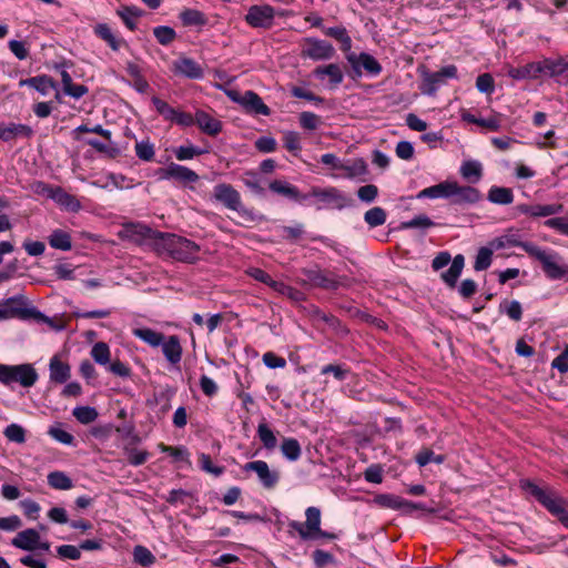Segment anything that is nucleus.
Segmentation results:
<instances>
[{
    "label": "nucleus",
    "mask_w": 568,
    "mask_h": 568,
    "mask_svg": "<svg viewBox=\"0 0 568 568\" xmlns=\"http://www.w3.org/2000/svg\"><path fill=\"white\" fill-rule=\"evenodd\" d=\"M506 242L510 246L523 248L531 258L538 261L548 280L568 282V264L564 262V257L558 252L544 250L532 242L518 241L507 236Z\"/></svg>",
    "instance_id": "nucleus-1"
},
{
    "label": "nucleus",
    "mask_w": 568,
    "mask_h": 568,
    "mask_svg": "<svg viewBox=\"0 0 568 568\" xmlns=\"http://www.w3.org/2000/svg\"><path fill=\"white\" fill-rule=\"evenodd\" d=\"M519 487L568 528V511L565 507L567 501L556 490L549 486L540 487L528 478L520 479Z\"/></svg>",
    "instance_id": "nucleus-2"
},
{
    "label": "nucleus",
    "mask_w": 568,
    "mask_h": 568,
    "mask_svg": "<svg viewBox=\"0 0 568 568\" xmlns=\"http://www.w3.org/2000/svg\"><path fill=\"white\" fill-rule=\"evenodd\" d=\"M155 251L180 262L194 263L199 258L200 246L186 237L162 232L158 236Z\"/></svg>",
    "instance_id": "nucleus-3"
},
{
    "label": "nucleus",
    "mask_w": 568,
    "mask_h": 568,
    "mask_svg": "<svg viewBox=\"0 0 568 568\" xmlns=\"http://www.w3.org/2000/svg\"><path fill=\"white\" fill-rule=\"evenodd\" d=\"M302 274L305 276L301 281L302 285H311L328 291H336L339 287H348L349 278L346 276H337L328 270H322L318 266L312 268H302Z\"/></svg>",
    "instance_id": "nucleus-4"
},
{
    "label": "nucleus",
    "mask_w": 568,
    "mask_h": 568,
    "mask_svg": "<svg viewBox=\"0 0 568 568\" xmlns=\"http://www.w3.org/2000/svg\"><path fill=\"white\" fill-rule=\"evenodd\" d=\"M39 378L36 368L31 364L7 365L0 364V383L10 385L19 383L22 387H32Z\"/></svg>",
    "instance_id": "nucleus-5"
},
{
    "label": "nucleus",
    "mask_w": 568,
    "mask_h": 568,
    "mask_svg": "<svg viewBox=\"0 0 568 568\" xmlns=\"http://www.w3.org/2000/svg\"><path fill=\"white\" fill-rule=\"evenodd\" d=\"M161 234L162 232L152 230L145 224L131 222L123 225L119 237L136 245H150L155 251L158 236Z\"/></svg>",
    "instance_id": "nucleus-6"
},
{
    "label": "nucleus",
    "mask_w": 568,
    "mask_h": 568,
    "mask_svg": "<svg viewBox=\"0 0 568 568\" xmlns=\"http://www.w3.org/2000/svg\"><path fill=\"white\" fill-rule=\"evenodd\" d=\"M306 520L305 523L290 520L287 524L288 535L294 537L295 534L300 536L302 540H314V535L320 531L321 528V509L314 506L306 508L305 510Z\"/></svg>",
    "instance_id": "nucleus-7"
},
{
    "label": "nucleus",
    "mask_w": 568,
    "mask_h": 568,
    "mask_svg": "<svg viewBox=\"0 0 568 568\" xmlns=\"http://www.w3.org/2000/svg\"><path fill=\"white\" fill-rule=\"evenodd\" d=\"M346 59L351 65L349 75L354 80L363 75V70L372 77H376L383 71L382 64L367 52H361L358 54L352 52L346 55Z\"/></svg>",
    "instance_id": "nucleus-8"
},
{
    "label": "nucleus",
    "mask_w": 568,
    "mask_h": 568,
    "mask_svg": "<svg viewBox=\"0 0 568 568\" xmlns=\"http://www.w3.org/2000/svg\"><path fill=\"white\" fill-rule=\"evenodd\" d=\"M213 197L225 207L236 211L253 220L252 213L242 205L240 193L231 184H216L213 190Z\"/></svg>",
    "instance_id": "nucleus-9"
},
{
    "label": "nucleus",
    "mask_w": 568,
    "mask_h": 568,
    "mask_svg": "<svg viewBox=\"0 0 568 568\" xmlns=\"http://www.w3.org/2000/svg\"><path fill=\"white\" fill-rule=\"evenodd\" d=\"M457 68L455 65H446L436 72H423V81L420 91L426 95H434L440 85L446 83L447 79L457 78Z\"/></svg>",
    "instance_id": "nucleus-10"
},
{
    "label": "nucleus",
    "mask_w": 568,
    "mask_h": 568,
    "mask_svg": "<svg viewBox=\"0 0 568 568\" xmlns=\"http://www.w3.org/2000/svg\"><path fill=\"white\" fill-rule=\"evenodd\" d=\"M301 55L314 61L329 60L335 55V49L325 40L307 38L301 51Z\"/></svg>",
    "instance_id": "nucleus-11"
},
{
    "label": "nucleus",
    "mask_w": 568,
    "mask_h": 568,
    "mask_svg": "<svg viewBox=\"0 0 568 568\" xmlns=\"http://www.w3.org/2000/svg\"><path fill=\"white\" fill-rule=\"evenodd\" d=\"M274 8L271 6H252L246 16L245 21L253 28L268 29L274 22Z\"/></svg>",
    "instance_id": "nucleus-12"
},
{
    "label": "nucleus",
    "mask_w": 568,
    "mask_h": 568,
    "mask_svg": "<svg viewBox=\"0 0 568 568\" xmlns=\"http://www.w3.org/2000/svg\"><path fill=\"white\" fill-rule=\"evenodd\" d=\"M156 173L161 180L173 179L183 183H195L200 179L193 170L173 162L166 168H160Z\"/></svg>",
    "instance_id": "nucleus-13"
},
{
    "label": "nucleus",
    "mask_w": 568,
    "mask_h": 568,
    "mask_svg": "<svg viewBox=\"0 0 568 568\" xmlns=\"http://www.w3.org/2000/svg\"><path fill=\"white\" fill-rule=\"evenodd\" d=\"M3 308H7V310H20V313L19 314H12V317H18V318H21V320H30V318H33V320H37L38 322H45L47 321V316L44 314H42L40 311H38L36 307H27L26 306V300L23 297V295H19V296H12V297H9L7 298L3 304H2Z\"/></svg>",
    "instance_id": "nucleus-14"
},
{
    "label": "nucleus",
    "mask_w": 568,
    "mask_h": 568,
    "mask_svg": "<svg viewBox=\"0 0 568 568\" xmlns=\"http://www.w3.org/2000/svg\"><path fill=\"white\" fill-rule=\"evenodd\" d=\"M462 194V186L457 182L444 181L422 190L416 199H448Z\"/></svg>",
    "instance_id": "nucleus-15"
},
{
    "label": "nucleus",
    "mask_w": 568,
    "mask_h": 568,
    "mask_svg": "<svg viewBox=\"0 0 568 568\" xmlns=\"http://www.w3.org/2000/svg\"><path fill=\"white\" fill-rule=\"evenodd\" d=\"M244 470L255 471L262 485L271 489L276 486L280 480V474L276 470H271L267 463L264 460L250 462L244 465Z\"/></svg>",
    "instance_id": "nucleus-16"
},
{
    "label": "nucleus",
    "mask_w": 568,
    "mask_h": 568,
    "mask_svg": "<svg viewBox=\"0 0 568 568\" xmlns=\"http://www.w3.org/2000/svg\"><path fill=\"white\" fill-rule=\"evenodd\" d=\"M375 501L385 508L390 509H404L407 513H412L416 509H424V506L422 504H417L414 501H409L406 499H403L402 497L390 495V494H381L375 497Z\"/></svg>",
    "instance_id": "nucleus-17"
},
{
    "label": "nucleus",
    "mask_w": 568,
    "mask_h": 568,
    "mask_svg": "<svg viewBox=\"0 0 568 568\" xmlns=\"http://www.w3.org/2000/svg\"><path fill=\"white\" fill-rule=\"evenodd\" d=\"M537 64L538 75L545 74L550 78H555L562 75L566 71H568V60L562 57L556 60L547 58L537 62Z\"/></svg>",
    "instance_id": "nucleus-18"
},
{
    "label": "nucleus",
    "mask_w": 568,
    "mask_h": 568,
    "mask_svg": "<svg viewBox=\"0 0 568 568\" xmlns=\"http://www.w3.org/2000/svg\"><path fill=\"white\" fill-rule=\"evenodd\" d=\"M39 540V532L33 528H28L19 531L11 540V545L18 549L34 551L38 549Z\"/></svg>",
    "instance_id": "nucleus-19"
},
{
    "label": "nucleus",
    "mask_w": 568,
    "mask_h": 568,
    "mask_svg": "<svg viewBox=\"0 0 568 568\" xmlns=\"http://www.w3.org/2000/svg\"><path fill=\"white\" fill-rule=\"evenodd\" d=\"M173 71L189 79H202L204 75L202 67L191 58H181L174 61Z\"/></svg>",
    "instance_id": "nucleus-20"
},
{
    "label": "nucleus",
    "mask_w": 568,
    "mask_h": 568,
    "mask_svg": "<svg viewBox=\"0 0 568 568\" xmlns=\"http://www.w3.org/2000/svg\"><path fill=\"white\" fill-rule=\"evenodd\" d=\"M517 210L532 217L550 216L562 211V204H520Z\"/></svg>",
    "instance_id": "nucleus-21"
},
{
    "label": "nucleus",
    "mask_w": 568,
    "mask_h": 568,
    "mask_svg": "<svg viewBox=\"0 0 568 568\" xmlns=\"http://www.w3.org/2000/svg\"><path fill=\"white\" fill-rule=\"evenodd\" d=\"M268 189L276 194L296 202H303L308 197V195L302 194L295 185L281 180L272 181L268 184Z\"/></svg>",
    "instance_id": "nucleus-22"
},
{
    "label": "nucleus",
    "mask_w": 568,
    "mask_h": 568,
    "mask_svg": "<svg viewBox=\"0 0 568 568\" xmlns=\"http://www.w3.org/2000/svg\"><path fill=\"white\" fill-rule=\"evenodd\" d=\"M195 124L202 132L211 136H215L222 131V122L202 110L195 112Z\"/></svg>",
    "instance_id": "nucleus-23"
},
{
    "label": "nucleus",
    "mask_w": 568,
    "mask_h": 568,
    "mask_svg": "<svg viewBox=\"0 0 568 568\" xmlns=\"http://www.w3.org/2000/svg\"><path fill=\"white\" fill-rule=\"evenodd\" d=\"M313 75L316 79L323 80L324 77H328L329 84L332 88L337 87L343 82L344 74L341 67L336 63H329L326 65H318L313 70Z\"/></svg>",
    "instance_id": "nucleus-24"
},
{
    "label": "nucleus",
    "mask_w": 568,
    "mask_h": 568,
    "mask_svg": "<svg viewBox=\"0 0 568 568\" xmlns=\"http://www.w3.org/2000/svg\"><path fill=\"white\" fill-rule=\"evenodd\" d=\"M242 106L248 113L270 115L271 109L263 102L262 98L254 91H246L243 94Z\"/></svg>",
    "instance_id": "nucleus-25"
},
{
    "label": "nucleus",
    "mask_w": 568,
    "mask_h": 568,
    "mask_svg": "<svg viewBox=\"0 0 568 568\" xmlns=\"http://www.w3.org/2000/svg\"><path fill=\"white\" fill-rule=\"evenodd\" d=\"M50 379L58 384L65 383L71 376V367L54 355L49 364Z\"/></svg>",
    "instance_id": "nucleus-26"
},
{
    "label": "nucleus",
    "mask_w": 568,
    "mask_h": 568,
    "mask_svg": "<svg viewBox=\"0 0 568 568\" xmlns=\"http://www.w3.org/2000/svg\"><path fill=\"white\" fill-rule=\"evenodd\" d=\"M93 32L99 39L106 42L113 51H119L121 45L126 43L124 39L115 37L108 23L95 24Z\"/></svg>",
    "instance_id": "nucleus-27"
},
{
    "label": "nucleus",
    "mask_w": 568,
    "mask_h": 568,
    "mask_svg": "<svg viewBox=\"0 0 568 568\" xmlns=\"http://www.w3.org/2000/svg\"><path fill=\"white\" fill-rule=\"evenodd\" d=\"M42 185H43V190L49 191V195L53 200H55L59 204H61L62 206L69 209L70 211H73V212H75L80 209V202L77 200L75 196L67 193L59 186L53 189L51 186H47L45 184H42Z\"/></svg>",
    "instance_id": "nucleus-28"
},
{
    "label": "nucleus",
    "mask_w": 568,
    "mask_h": 568,
    "mask_svg": "<svg viewBox=\"0 0 568 568\" xmlns=\"http://www.w3.org/2000/svg\"><path fill=\"white\" fill-rule=\"evenodd\" d=\"M162 352L165 356V358L171 364H178L180 363L182 358V346L180 343V339L176 335H172L169 337L166 342H162Z\"/></svg>",
    "instance_id": "nucleus-29"
},
{
    "label": "nucleus",
    "mask_w": 568,
    "mask_h": 568,
    "mask_svg": "<svg viewBox=\"0 0 568 568\" xmlns=\"http://www.w3.org/2000/svg\"><path fill=\"white\" fill-rule=\"evenodd\" d=\"M489 202L498 205H508L514 202V192L510 187L493 185L487 194Z\"/></svg>",
    "instance_id": "nucleus-30"
},
{
    "label": "nucleus",
    "mask_w": 568,
    "mask_h": 568,
    "mask_svg": "<svg viewBox=\"0 0 568 568\" xmlns=\"http://www.w3.org/2000/svg\"><path fill=\"white\" fill-rule=\"evenodd\" d=\"M310 195L314 196L323 202H327V203L334 202V203H337L339 207L343 206V204L341 202L344 201V196L335 187L321 189L318 186H313Z\"/></svg>",
    "instance_id": "nucleus-31"
},
{
    "label": "nucleus",
    "mask_w": 568,
    "mask_h": 568,
    "mask_svg": "<svg viewBox=\"0 0 568 568\" xmlns=\"http://www.w3.org/2000/svg\"><path fill=\"white\" fill-rule=\"evenodd\" d=\"M48 242L51 247L57 250L70 251L72 248L71 235L61 229L52 231L48 237Z\"/></svg>",
    "instance_id": "nucleus-32"
},
{
    "label": "nucleus",
    "mask_w": 568,
    "mask_h": 568,
    "mask_svg": "<svg viewBox=\"0 0 568 568\" xmlns=\"http://www.w3.org/2000/svg\"><path fill=\"white\" fill-rule=\"evenodd\" d=\"M143 11L135 6H124L116 10V14L122 19L125 27L134 31L136 29L135 19L142 16Z\"/></svg>",
    "instance_id": "nucleus-33"
},
{
    "label": "nucleus",
    "mask_w": 568,
    "mask_h": 568,
    "mask_svg": "<svg viewBox=\"0 0 568 568\" xmlns=\"http://www.w3.org/2000/svg\"><path fill=\"white\" fill-rule=\"evenodd\" d=\"M322 31L325 36L331 37L342 43V50L347 51L352 47V39L347 33L345 27H331V28H322Z\"/></svg>",
    "instance_id": "nucleus-34"
},
{
    "label": "nucleus",
    "mask_w": 568,
    "mask_h": 568,
    "mask_svg": "<svg viewBox=\"0 0 568 568\" xmlns=\"http://www.w3.org/2000/svg\"><path fill=\"white\" fill-rule=\"evenodd\" d=\"M537 68V62H530L523 67L511 68L508 75L514 80L537 79L539 77Z\"/></svg>",
    "instance_id": "nucleus-35"
},
{
    "label": "nucleus",
    "mask_w": 568,
    "mask_h": 568,
    "mask_svg": "<svg viewBox=\"0 0 568 568\" xmlns=\"http://www.w3.org/2000/svg\"><path fill=\"white\" fill-rule=\"evenodd\" d=\"M133 335L149 344L150 346L156 347L164 341V335L152 328H135Z\"/></svg>",
    "instance_id": "nucleus-36"
},
{
    "label": "nucleus",
    "mask_w": 568,
    "mask_h": 568,
    "mask_svg": "<svg viewBox=\"0 0 568 568\" xmlns=\"http://www.w3.org/2000/svg\"><path fill=\"white\" fill-rule=\"evenodd\" d=\"M281 452L283 456L290 462L297 460L302 455L301 445L295 438H283L281 444Z\"/></svg>",
    "instance_id": "nucleus-37"
},
{
    "label": "nucleus",
    "mask_w": 568,
    "mask_h": 568,
    "mask_svg": "<svg viewBox=\"0 0 568 568\" xmlns=\"http://www.w3.org/2000/svg\"><path fill=\"white\" fill-rule=\"evenodd\" d=\"M483 178V165L475 160L464 161V180L468 183H477Z\"/></svg>",
    "instance_id": "nucleus-38"
},
{
    "label": "nucleus",
    "mask_w": 568,
    "mask_h": 568,
    "mask_svg": "<svg viewBox=\"0 0 568 568\" xmlns=\"http://www.w3.org/2000/svg\"><path fill=\"white\" fill-rule=\"evenodd\" d=\"M464 121L473 124H477L481 128H485L491 132H497L500 129V121L496 116H489L486 119L476 118L474 114L464 112Z\"/></svg>",
    "instance_id": "nucleus-39"
},
{
    "label": "nucleus",
    "mask_w": 568,
    "mask_h": 568,
    "mask_svg": "<svg viewBox=\"0 0 568 568\" xmlns=\"http://www.w3.org/2000/svg\"><path fill=\"white\" fill-rule=\"evenodd\" d=\"M462 273V254H457L453 261L450 267L442 273L443 281L450 287H454Z\"/></svg>",
    "instance_id": "nucleus-40"
},
{
    "label": "nucleus",
    "mask_w": 568,
    "mask_h": 568,
    "mask_svg": "<svg viewBox=\"0 0 568 568\" xmlns=\"http://www.w3.org/2000/svg\"><path fill=\"white\" fill-rule=\"evenodd\" d=\"M48 484L54 489L68 490L73 487L72 479L63 471L55 470L48 475Z\"/></svg>",
    "instance_id": "nucleus-41"
},
{
    "label": "nucleus",
    "mask_w": 568,
    "mask_h": 568,
    "mask_svg": "<svg viewBox=\"0 0 568 568\" xmlns=\"http://www.w3.org/2000/svg\"><path fill=\"white\" fill-rule=\"evenodd\" d=\"M499 313L506 314L515 322H519L523 318V307L518 301L504 300L499 304Z\"/></svg>",
    "instance_id": "nucleus-42"
},
{
    "label": "nucleus",
    "mask_w": 568,
    "mask_h": 568,
    "mask_svg": "<svg viewBox=\"0 0 568 568\" xmlns=\"http://www.w3.org/2000/svg\"><path fill=\"white\" fill-rule=\"evenodd\" d=\"M183 26H204L207 22L205 14L196 9H185L180 13Z\"/></svg>",
    "instance_id": "nucleus-43"
},
{
    "label": "nucleus",
    "mask_w": 568,
    "mask_h": 568,
    "mask_svg": "<svg viewBox=\"0 0 568 568\" xmlns=\"http://www.w3.org/2000/svg\"><path fill=\"white\" fill-rule=\"evenodd\" d=\"M257 436L266 449L272 450L276 447V436L265 422L258 424Z\"/></svg>",
    "instance_id": "nucleus-44"
},
{
    "label": "nucleus",
    "mask_w": 568,
    "mask_h": 568,
    "mask_svg": "<svg viewBox=\"0 0 568 568\" xmlns=\"http://www.w3.org/2000/svg\"><path fill=\"white\" fill-rule=\"evenodd\" d=\"M72 414L79 423L84 425L93 423L99 416L98 410L91 406H78Z\"/></svg>",
    "instance_id": "nucleus-45"
},
{
    "label": "nucleus",
    "mask_w": 568,
    "mask_h": 568,
    "mask_svg": "<svg viewBox=\"0 0 568 568\" xmlns=\"http://www.w3.org/2000/svg\"><path fill=\"white\" fill-rule=\"evenodd\" d=\"M386 212L381 206H374L365 212L364 214V221L371 226V227H377L379 225H383L386 222Z\"/></svg>",
    "instance_id": "nucleus-46"
},
{
    "label": "nucleus",
    "mask_w": 568,
    "mask_h": 568,
    "mask_svg": "<svg viewBox=\"0 0 568 568\" xmlns=\"http://www.w3.org/2000/svg\"><path fill=\"white\" fill-rule=\"evenodd\" d=\"M136 156L145 162H151L155 155L154 144L149 139L138 141L134 146Z\"/></svg>",
    "instance_id": "nucleus-47"
},
{
    "label": "nucleus",
    "mask_w": 568,
    "mask_h": 568,
    "mask_svg": "<svg viewBox=\"0 0 568 568\" xmlns=\"http://www.w3.org/2000/svg\"><path fill=\"white\" fill-rule=\"evenodd\" d=\"M153 34L158 42L162 45H169L176 38V32L173 28L168 26H159L153 29Z\"/></svg>",
    "instance_id": "nucleus-48"
},
{
    "label": "nucleus",
    "mask_w": 568,
    "mask_h": 568,
    "mask_svg": "<svg viewBox=\"0 0 568 568\" xmlns=\"http://www.w3.org/2000/svg\"><path fill=\"white\" fill-rule=\"evenodd\" d=\"M79 133H95V134L101 135L109 142H111V136H112L111 131L103 129V126L101 124H97L92 128H89L85 124L79 125L72 132L74 140H80Z\"/></svg>",
    "instance_id": "nucleus-49"
},
{
    "label": "nucleus",
    "mask_w": 568,
    "mask_h": 568,
    "mask_svg": "<svg viewBox=\"0 0 568 568\" xmlns=\"http://www.w3.org/2000/svg\"><path fill=\"white\" fill-rule=\"evenodd\" d=\"M159 449L162 452V453H166L169 454L170 456H172L175 460H181V462H185L187 464H190V459H189V452L185 447H182V446H168L163 443H160L158 445Z\"/></svg>",
    "instance_id": "nucleus-50"
},
{
    "label": "nucleus",
    "mask_w": 568,
    "mask_h": 568,
    "mask_svg": "<svg viewBox=\"0 0 568 568\" xmlns=\"http://www.w3.org/2000/svg\"><path fill=\"white\" fill-rule=\"evenodd\" d=\"M91 356L100 365L108 364L110 362V348L108 344L104 342L94 344L91 349Z\"/></svg>",
    "instance_id": "nucleus-51"
},
{
    "label": "nucleus",
    "mask_w": 568,
    "mask_h": 568,
    "mask_svg": "<svg viewBox=\"0 0 568 568\" xmlns=\"http://www.w3.org/2000/svg\"><path fill=\"white\" fill-rule=\"evenodd\" d=\"M9 442L23 444L26 443V429L18 424H10L3 432Z\"/></svg>",
    "instance_id": "nucleus-52"
},
{
    "label": "nucleus",
    "mask_w": 568,
    "mask_h": 568,
    "mask_svg": "<svg viewBox=\"0 0 568 568\" xmlns=\"http://www.w3.org/2000/svg\"><path fill=\"white\" fill-rule=\"evenodd\" d=\"M341 171L346 172L347 178L365 175L367 173V164L363 159H356L349 164H344Z\"/></svg>",
    "instance_id": "nucleus-53"
},
{
    "label": "nucleus",
    "mask_w": 568,
    "mask_h": 568,
    "mask_svg": "<svg viewBox=\"0 0 568 568\" xmlns=\"http://www.w3.org/2000/svg\"><path fill=\"white\" fill-rule=\"evenodd\" d=\"M434 225H435V223L428 216L420 214L409 221L402 222L400 229H404V230L423 229V230H425V229H429Z\"/></svg>",
    "instance_id": "nucleus-54"
},
{
    "label": "nucleus",
    "mask_w": 568,
    "mask_h": 568,
    "mask_svg": "<svg viewBox=\"0 0 568 568\" xmlns=\"http://www.w3.org/2000/svg\"><path fill=\"white\" fill-rule=\"evenodd\" d=\"M491 248L487 246L480 247L475 260L474 268L476 271L487 270L491 264Z\"/></svg>",
    "instance_id": "nucleus-55"
},
{
    "label": "nucleus",
    "mask_w": 568,
    "mask_h": 568,
    "mask_svg": "<svg viewBox=\"0 0 568 568\" xmlns=\"http://www.w3.org/2000/svg\"><path fill=\"white\" fill-rule=\"evenodd\" d=\"M283 141L285 149L292 152L294 155H296L302 150L300 134L295 131L285 132Z\"/></svg>",
    "instance_id": "nucleus-56"
},
{
    "label": "nucleus",
    "mask_w": 568,
    "mask_h": 568,
    "mask_svg": "<svg viewBox=\"0 0 568 568\" xmlns=\"http://www.w3.org/2000/svg\"><path fill=\"white\" fill-rule=\"evenodd\" d=\"M203 153H205L204 150H202V149H200L197 146H194V145H187V146L181 145V146H179L178 149L174 150L175 158L179 161L191 160L194 156L201 155Z\"/></svg>",
    "instance_id": "nucleus-57"
},
{
    "label": "nucleus",
    "mask_w": 568,
    "mask_h": 568,
    "mask_svg": "<svg viewBox=\"0 0 568 568\" xmlns=\"http://www.w3.org/2000/svg\"><path fill=\"white\" fill-rule=\"evenodd\" d=\"M476 88L479 92L491 94L495 91V80L490 73H481L476 79Z\"/></svg>",
    "instance_id": "nucleus-58"
},
{
    "label": "nucleus",
    "mask_w": 568,
    "mask_h": 568,
    "mask_svg": "<svg viewBox=\"0 0 568 568\" xmlns=\"http://www.w3.org/2000/svg\"><path fill=\"white\" fill-rule=\"evenodd\" d=\"M124 453L126 455V460L132 466L143 465L149 458V453L146 450L125 447Z\"/></svg>",
    "instance_id": "nucleus-59"
},
{
    "label": "nucleus",
    "mask_w": 568,
    "mask_h": 568,
    "mask_svg": "<svg viewBox=\"0 0 568 568\" xmlns=\"http://www.w3.org/2000/svg\"><path fill=\"white\" fill-rule=\"evenodd\" d=\"M48 434L57 442L65 445H72L74 442V436L62 429L60 425L51 426L48 430Z\"/></svg>",
    "instance_id": "nucleus-60"
},
{
    "label": "nucleus",
    "mask_w": 568,
    "mask_h": 568,
    "mask_svg": "<svg viewBox=\"0 0 568 568\" xmlns=\"http://www.w3.org/2000/svg\"><path fill=\"white\" fill-rule=\"evenodd\" d=\"M152 103L155 106L159 114H161L168 121H173L176 112L174 108H172L165 101L161 100L158 97L152 98Z\"/></svg>",
    "instance_id": "nucleus-61"
},
{
    "label": "nucleus",
    "mask_w": 568,
    "mask_h": 568,
    "mask_svg": "<svg viewBox=\"0 0 568 568\" xmlns=\"http://www.w3.org/2000/svg\"><path fill=\"white\" fill-rule=\"evenodd\" d=\"M134 560L142 566H150L154 562L155 557L148 548L136 546L134 548Z\"/></svg>",
    "instance_id": "nucleus-62"
},
{
    "label": "nucleus",
    "mask_w": 568,
    "mask_h": 568,
    "mask_svg": "<svg viewBox=\"0 0 568 568\" xmlns=\"http://www.w3.org/2000/svg\"><path fill=\"white\" fill-rule=\"evenodd\" d=\"M321 123V119L313 112H302L300 114V124L306 130H316Z\"/></svg>",
    "instance_id": "nucleus-63"
},
{
    "label": "nucleus",
    "mask_w": 568,
    "mask_h": 568,
    "mask_svg": "<svg viewBox=\"0 0 568 568\" xmlns=\"http://www.w3.org/2000/svg\"><path fill=\"white\" fill-rule=\"evenodd\" d=\"M545 225L568 236V217H551L545 222Z\"/></svg>",
    "instance_id": "nucleus-64"
}]
</instances>
